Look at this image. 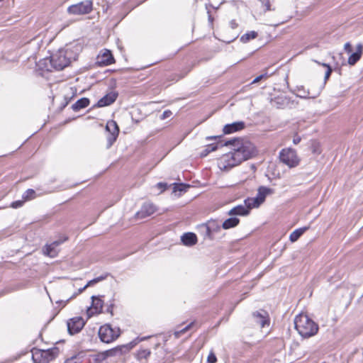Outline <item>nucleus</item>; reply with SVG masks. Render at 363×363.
Returning a JSON list of instances; mask_svg holds the SVG:
<instances>
[{
	"mask_svg": "<svg viewBox=\"0 0 363 363\" xmlns=\"http://www.w3.org/2000/svg\"><path fill=\"white\" fill-rule=\"evenodd\" d=\"M363 53L362 43H358L356 46V52L352 53L348 58V64L354 65L361 58Z\"/></svg>",
	"mask_w": 363,
	"mask_h": 363,
	"instance_id": "nucleus-19",
	"label": "nucleus"
},
{
	"mask_svg": "<svg viewBox=\"0 0 363 363\" xmlns=\"http://www.w3.org/2000/svg\"><path fill=\"white\" fill-rule=\"evenodd\" d=\"M240 220L237 218H230L226 219L222 224L224 229H230L238 225Z\"/></svg>",
	"mask_w": 363,
	"mask_h": 363,
	"instance_id": "nucleus-28",
	"label": "nucleus"
},
{
	"mask_svg": "<svg viewBox=\"0 0 363 363\" xmlns=\"http://www.w3.org/2000/svg\"><path fill=\"white\" fill-rule=\"evenodd\" d=\"M98 334L101 342L108 344L118 339L121 330L118 328H112L110 324H104L99 328Z\"/></svg>",
	"mask_w": 363,
	"mask_h": 363,
	"instance_id": "nucleus-5",
	"label": "nucleus"
},
{
	"mask_svg": "<svg viewBox=\"0 0 363 363\" xmlns=\"http://www.w3.org/2000/svg\"><path fill=\"white\" fill-rule=\"evenodd\" d=\"M208 238L211 240L213 239V233L220 230V226L216 220H209L204 226Z\"/></svg>",
	"mask_w": 363,
	"mask_h": 363,
	"instance_id": "nucleus-18",
	"label": "nucleus"
},
{
	"mask_svg": "<svg viewBox=\"0 0 363 363\" xmlns=\"http://www.w3.org/2000/svg\"><path fill=\"white\" fill-rule=\"evenodd\" d=\"M93 9L92 1L86 0L76 4L69 6L67 12L72 15H84L90 13Z\"/></svg>",
	"mask_w": 363,
	"mask_h": 363,
	"instance_id": "nucleus-7",
	"label": "nucleus"
},
{
	"mask_svg": "<svg viewBox=\"0 0 363 363\" xmlns=\"http://www.w3.org/2000/svg\"><path fill=\"white\" fill-rule=\"evenodd\" d=\"M230 26L233 29H235L238 27V23H236L235 20H232L230 22Z\"/></svg>",
	"mask_w": 363,
	"mask_h": 363,
	"instance_id": "nucleus-42",
	"label": "nucleus"
},
{
	"mask_svg": "<svg viewBox=\"0 0 363 363\" xmlns=\"http://www.w3.org/2000/svg\"><path fill=\"white\" fill-rule=\"evenodd\" d=\"M72 59L75 60V57L71 49H60L50 58L40 60L37 66L43 71L52 72L53 69L60 71L69 66Z\"/></svg>",
	"mask_w": 363,
	"mask_h": 363,
	"instance_id": "nucleus-2",
	"label": "nucleus"
},
{
	"mask_svg": "<svg viewBox=\"0 0 363 363\" xmlns=\"http://www.w3.org/2000/svg\"><path fill=\"white\" fill-rule=\"evenodd\" d=\"M160 193L167 190L168 189L172 190V193H174L177 195V191L182 192L185 191L186 189L189 187V186H186L183 184H172L168 186L166 183H161L160 184Z\"/></svg>",
	"mask_w": 363,
	"mask_h": 363,
	"instance_id": "nucleus-15",
	"label": "nucleus"
},
{
	"mask_svg": "<svg viewBox=\"0 0 363 363\" xmlns=\"http://www.w3.org/2000/svg\"><path fill=\"white\" fill-rule=\"evenodd\" d=\"M76 359V357H72L69 359H67L65 363H75L74 360Z\"/></svg>",
	"mask_w": 363,
	"mask_h": 363,
	"instance_id": "nucleus-43",
	"label": "nucleus"
},
{
	"mask_svg": "<svg viewBox=\"0 0 363 363\" xmlns=\"http://www.w3.org/2000/svg\"><path fill=\"white\" fill-rule=\"evenodd\" d=\"M24 201H16L11 203V207L13 208H18L23 206Z\"/></svg>",
	"mask_w": 363,
	"mask_h": 363,
	"instance_id": "nucleus-37",
	"label": "nucleus"
},
{
	"mask_svg": "<svg viewBox=\"0 0 363 363\" xmlns=\"http://www.w3.org/2000/svg\"><path fill=\"white\" fill-rule=\"evenodd\" d=\"M245 127V123L243 121L234 122L233 123L226 124L223 128V133L225 134H230L236 131L241 130Z\"/></svg>",
	"mask_w": 363,
	"mask_h": 363,
	"instance_id": "nucleus-17",
	"label": "nucleus"
},
{
	"mask_svg": "<svg viewBox=\"0 0 363 363\" xmlns=\"http://www.w3.org/2000/svg\"><path fill=\"white\" fill-rule=\"evenodd\" d=\"M150 354V351L147 349H142L138 350V357L140 359H146Z\"/></svg>",
	"mask_w": 363,
	"mask_h": 363,
	"instance_id": "nucleus-33",
	"label": "nucleus"
},
{
	"mask_svg": "<svg viewBox=\"0 0 363 363\" xmlns=\"http://www.w3.org/2000/svg\"><path fill=\"white\" fill-rule=\"evenodd\" d=\"M279 100H281L283 101L282 99L278 98V99H276L275 100H274L273 102L276 103L277 106H278L279 104H281V103L280 101H279Z\"/></svg>",
	"mask_w": 363,
	"mask_h": 363,
	"instance_id": "nucleus-46",
	"label": "nucleus"
},
{
	"mask_svg": "<svg viewBox=\"0 0 363 363\" xmlns=\"http://www.w3.org/2000/svg\"><path fill=\"white\" fill-rule=\"evenodd\" d=\"M322 90V86L313 87L311 86L307 90L305 89L303 86H297L298 94L297 96L304 99H315L318 97Z\"/></svg>",
	"mask_w": 363,
	"mask_h": 363,
	"instance_id": "nucleus-9",
	"label": "nucleus"
},
{
	"mask_svg": "<svg viewBox=\"0 0 363 363\" xmlns=\"http://www.w3.org/2000/svg\"><path fill=\"white\" fill-rule=\"evenodd\" d=\"M344 50L347 53H351L352 52V45H351L350 43L347 42V43H346L345 44Z\"/></svg>",
	"mask_w": 363,
	"mask_h": 363,
	"instance_id": "nucleus-40",
	"label": "nucleus"
},
{
	"mask_svg": "<svg viewBox=\"0 0 363 363\" xmlns=\"http://www.w3.org/2000/svg\"><path fill=\"white\" fill-rule=\"evenodd\" d=\"M218 144H211L206 146V147L201 153V157H206L208 153L215 151L218 149Z\"/></svg>",
	"mask_w": 363,
	"mask_h": 363,
	"instance_id": "nucleus-31",
	"label": "nucleus"
},
{
	"mask_svg": "<svg viewBox=\"0 0 363 363\" xmlns=\"http://www.w3.org/2000/svg\"><path fill=\"white\" fill-rule=\"evenodd\" d=\"M108 277V274H105L104 275L99 276L92 280H90L83 288L79 289V293H82L83 291H84L87 287L94 285V284H96L101 281L104 280Z\"/></svg>",
	"mask_w": 363,
	"mask_h": 363,
	"instance_id": "nucleus-29",
	"label": "nucleus"
},
{
	"mask_svg": "<svg viewBox=\"0 0 363 363\" xmlns=\"http://www.w3.org/2000/svg\"><path fill=\"white\" fill-rule=\"evenodd\" d=\"M59 354L57 347L48 350L33 349L32 350V359L34 363H49L55 359Z\"/></svg>",
	"mask_w": 363,
	"mask_h": 363,
	"instance_id": "nucleus-4",
	"label": "nucleus"
},
{
	"mask_svg": "<svg viewBox=\"0 0 363 363\" xmlns=\"http://www.w3.org/2000/svg\"><path fill=\"white\" fill-rule=\"evenodd\" d=\"M92 299V304L91 307L89 309V311L91 313H100L102 311L104 301L101 300V298L99 296H93L91 297Z\"/></svg>",
	"mask_w": 363,
	"mask_h": 363,
	"instance_id": "nucleus-20",
	"label": "nucleus"
},
{
	"mask_svg": "<svg viewBox=\"0 0 363 363\" xmlns=\"http://www.w3.org/2000/svg\"><path fill=\"white\" fill-rule=\"evenodd\" d=\"M315 62L317 64L320 65H322V66H323V67H326V68H327V69H328V67H330L328 64H326V63H320V62H318V61H316V60H315Z\"/></svg>",
	"mask_w": 363,
	"mask_h": 363,
	"instance_id": "nucleus-44",
	"label": "nucleus"
},
{
	"mask_svg": "<svg viewBox=\"0 0 363 363\" xmlns=\"http://www.w3.org/2000/svg\"><path fill=\"white\" fill-rule=\"evenodd\" d=\"M216 138H217L216 136L208 137L207 139L208 140H211V139H216Z\"/></svg>",
	"mask_w": 363,
	"mask_h": 363,
	"instance_id": "nucleus-47",
	"label": "nucleus"
},
{
	"mask_svg": "<svg viewBox=\"0 0 363 363\" xmlns=\"http://www.w3.org/2000/svg\"><path fill=\"white\" fill-rule=\"evenodd\" d=\"M332 68L331 67H328V69L326 70L325 77H324V84L327 82V80L329 79L331 73H332Z\"/></svg>",
	"mask_w": 363,
	"mask_h": 363,
	"instance_id": "nucleus-39",
	"label": "nucleus"
},
{
	"mask_svg": "<svg viewBox=\"0 0 363 363\" xmlns=\"http://www.w3.org/2000/svg\"><path fill=\"white\" fill-rule=\"evenodd\" d=\"M67 240V237H64L63 239H59L50 245H46L43 249L44 254L50 257H56L59 252L57 247Z\"/></svg>",
	"mask_w": 363,
	"mask_h": 363,
	"instance_id": "nucleus-12",
	"label": "nucleus"
},
{
	"mask_svg": "<svg viewBox=\"0 0 363 363\" xmlns=\"http://www.w3.org/2000/svg\"><path fill=\"white\" fill-rule=\"evenodd\" d=\"M308 228L309 227H303L295 230L291 233L289 236V240L291 242H296Z\"/></svg>",
	"mask_w": 363,
	"mask_h": 363,
	"instance_id": "nucleus-26",
	"label": "nucleus"
},
{
	"mask_svg": "<svg viewBox=\"0 0 363 363\" xmlns=\"http://www.w3.org/2000/svg\"><path fill=\"white\" fill-rule=\"evenodd\" d=\"M313 152L316 153V154H320V151L318 150V148L317 147L314 146L313 148Z\"/></svg>",
	"mask_w": 363,
	"mask_h": 363,
	"instance_id": "nucleus-45",
	"label": "nucleus"
},
{
	"mask_svg": "<svg viewBox=\"0 0 363 363\" xmlns=\"http://www.w3.org/2000/svg\"><path fill=\"white\" fill-rule=\"evenodd\" d=\"M249 214L248 209L245 208L244 205H238L233 208L229 212L228 215H238V216H247Z\"/></svg>",
	"mask_w": 363,
	"mask_h": 363,
	"instance_id": "nucleus-25",
	"label": "nucleus"
},
{
	"mask_svg": "<svg viewBox=\"0 0 363 363\" xmlns=\"http://www.w3.org/2000/svg\"><path fill=\"white\" fill-rule=\"evenodd\" d=\"M301 137L298 135L296 134L293 138V143L294 145H297L301 142Z\"/></svg>",
	"mask_w": 363,
	"mask_h": 363,
	"instance_id": "nucleus-41",
	"label": "nucleus"
},
{
	"mask_svg": "<svg viewBox=\"0 0 363 363\" xmlns=\"http://www.w3.org/2000/svg\"><path fill=\"white\" fill-rule=\"evenodd\" d=\"M106 130L108 133V135L106 136V147L110 148L114 143V142L116 140V138L119 133V128L116 121H109L106 124Z\"/></svg>",
	"mask_w": 363,
	"mask_h": 363,
	"instance_id": "nucleus-8",
	"label": "nucleus"
},
{
	"mask_svg": "<svg viewBox=\"0 0 363 363\" xmlns=\"http://www.w3.org/2000/svg\"><path fill=\"white\" fill-rule=\"evenodd\" d=\"M271 74H269L267 72H265L264 74H260L259 76L257 77L252 82V84H255L259 82L260 80L263 79H267L269 77H270Z\"/></svg>",
	"mask_w": 363,
	"mask_h": 363,
	"instance_id": "nucleus-34",
	"label": "nucleus"
},
{
	"mask_svg": "<svg viewBox=\"0 0 363 363\" xmlns=\"http://www.w3.org/2000/svg\"><path fill=\"white\" fill-rule=\"evenodd\" d=\"M148 337H143L141 338L137 337L135 340H133V341H131L130 342H129L128 344L122 345L119 347L116 348L115 350H120L121 352H123V350H130L133 349L140 342L145 340L147 339Z\"/></svg>",
	"mask_w": 363,
	"mask_h": 363,
	"instance_id": "nucleus-23",
	"label": "nucleus"
},
{
	"mask_svg": "<svg viewBox=\"0 0 363 363\" xmlns=\"http://www.w3.org/2000/svg\"><path fill=\"white\" fill-rule=\"evenodd\" d=\"M280 161L289 168L297 167L300 163V158L296 151L292 148H284L279 152Z\"/></svg>",
	"mask_w": 363,
	"mask_h": 363,
	"instance_id": "nucleus-6",
	"label": "nucleus"
},
{
	"mask_svg": "<svg viewBox=\"0 0 363 363\" xmlns=\"http://www.w3.org/2000/svg\"><path fill=\"white\" fill-rule=\"evenodd\" d=\"M252 321L261 328H264L265 325H269V318L268 313L264 310L254 312L252 315Z\"/></svg>",
	"mask_w": 363,
	"mask_h": 363,
	"instance_id": "nucleus-11",
	"label": "nucleus"
},
{
	"mask_svg": "<svg viewBox=\"0 0 363 363\" xmlns=\"http://www.w3.org/2000/svg\"><path fill=\"white\" fill-rule=\"evenodd\" d=\"M295 328L303 337H310L318 331V325L307 315L299 314L294 319Z\"/></svg>",
	"mask_w": 363,
	"mask_h": 363,
	"instance_id": "nucleus-3",
	"label": "nucleus"
},
{
	"mask_svg": "<svg viewBox=\"0 0 363 363\" xmlns=\"http://www.w3.org/2000/svg\"><path fill=\"white\" fill-rule=\"evenodd\" d=\"M85 325V321L80 316L70 318L67 321V330L69 334H77L82 330Z\"/></svg>",
	"mask_w": 363,
	"mask_h": 363,
	"instance_id": "nucleus-10",
	"label": "nucleus"
},
{
	"mask_svg": "<svg viewBox=\"0 0 363 363\" xmlns=\"http://www.w3.org/2000/svg\"><path fill=\"white\" fill-rule=\"evenodd\" d=\"M184 245L192 246L197 242V237L194 233H186L181 237Z\"/></svg>",
	"mask_w": 363,
	"mask_h": 363,
	"instance_id": "nucleus-22",
	"label": "nucleus"
},
{
	"mask_svg": "<svg viewBox=\"0 0 363 363\" xmlns=\"http://www.w3.org/2000/svg\"><path fill=\"white\" fill-rule=\"evenodd\" d=\"M193 322H191V323H189L188 325H186L185 328H184L183 329L179 330V331H177L175 333V335L177 337H179L181 334H183L184 333L186 330H188L191 327V325H193Z\"/></svg>",
	"mask_w": 363,
	"mask_h": 363,
	"instance_id": "nucleus-36",
	"label": "nucleus"
},
{
	"mask_svg": "<svg viewBox=\"0 0 363 363\" xmlns=\"http://www.w3.org/2000/svg\"><path fill=\"white\" fill-rule=\"evenodd\" d=\"M117 96L118 94L116 92L111 91L99 99L97 102V105L99 107L109 106L116 100Z\"/></svg>",
	"mask_w": 363,
	"mask_h": 363,
	"instance_id": "nucleus-16",
	"label": "nucleus"
},
{
	"mask_svg": "<svg viewBox=\"0 0 363 363\" xmlns=\"http://www.w3.org/2000/svg\"><path fill=\"white\" fill-rule=\"evenodd\" d=\"M244 206L246 208L248 209V212L253 208H257L260 206L259 201L257 200L255 197L254 198H247L244 201Z\"/></svg>",
	"mask_w": 363,
	"mask_h": 363,
	"instance_id": "nucleus-27",
	"label": "nucleus"
},
{
	"mask_svg": "<svg viewBox=\"0 0 363 363\" xmlns=\"http://www.w3.org/2000/svg\"><path fill=\"white\" fill-rule=\"evenodd\" d=\"M208 363H216L217 362V358L213 352H211L207 357Z\"/></svg>",
	"mask_w": 363,
	"mask_h": 363,
	"instance_id": "nucleus-35",
	"label": "nucleus"
},
{
	"mask_svg": "<svg viewBox=\"0 0 363 363\" xmlns=\"http://www.w3.org/2000/svg\"><path fill=\"white\" fill-rule=\"evenodd\" d=\"M273 190L266 186H260L257 190V194L255 198L261 205L264 201L267 195L272 194Z\"/></svg>",
	"mask_w": 363,
	"mask_h": 363,
	"instance_id": "nucleus-21",
	"label": "nucleus"
},
{
	"mask_svg": "<svg viewBox=\"0 0 363 363\" xmlns=\"http://www.w3.org/2000/svg\"><path fill=\"white\" fill-rule=\"evenodd\" d=\"M114 62V58L108 50H104L96 57V64L99 66H107Z\"/></svg>",
	"mask_w": 363,
	"mask_h": 363,
	"instance_id": "nucleus-13",
	"label": "nucleus"
},
{
	"mask_svg": "<svg viewBox=\"0 0 363 363\" xmlns=\"http://www.w3.org/2000/svg\"><path fill=\"white\" fill-rule=\"evenodd\" d=\"M89 99L87 98H82L77 100L74 104L72 106V108L74 111H78L82 108L87 107L89 105Z\"/></svg>",
	"mask_w": 363,
	"mask_h": 363,
	"instance_id": "nucleus-24",
	"label": "nucleus"
},
{
	"mask_svg": "<svg viewBox=\"0 0 363 363\" xmlns=\"http://www.w3.org/2000/svg\"><path fill=\"white\" fill-rule=\"evenodd\" d=\"M156 211V207L151 203H145L135 214L137 219H143L150 216Z\"/></svg>",
	"mask_w": 363,
	"mask_h": 363,
	"instance_id": "nucleus-14",
	"label": "nucleus"
},
{
	"mask_svg": "<svg viewBox=\"0 0 363 363\" xmlns=\"http://www.w3.org/2000/svg\"><path fill=\"white\" fill-rule=\"evenodd\" d=\"M225 146L230 145L231 150L221 157L220 162L224 168H231L243 161L250 160L257 155L255 145L250 140L243 138H234L226 141Z\"/></svg>",
	"mask_w": 363,
	"mask_h": 363,
	"instance_id": "nucleus-1",
	"label": "nucleus"
},
{
	"mask_svg": "<svg viewBox=\"0 0 363 363\" xmlns=\"http://www.w3.org/2000/svg\"><path fill=\"white\" fill-rule=\"evenodd\" d=\"M35 197V191L33 189H28L23 195V199L25 200H30Z\"/></svg>",
	"mask_w": 363,
	"mask_h": 363,
	"instance_id": "nucleus-32",
	"label": "nucleus"
},
{
	"mask_svg": "<svg viewBox=\"0 0 363 363\" xmlns=\"http://www.w3.org/2000/svg\"><path fill=\"white\" fill-rule=\"evenodd\" d=\"M209 21H212V18L211 16H209Z\"/></svg>",
	"mask_w": 363,
	"mask_h": 363,
	"instance_id": "nucleus-48",
	"label": "nucleus"
},
{
	"mask_svg": "<svg viewBox=\"0 0 363 363\" xmlns=\"http://www.w3.org/2000/svg\"><path fill=\"white\" fill-rule=\"evenodd\" d=\"M257 37V33L255 31H250L241 36L240 40L242 43H247L252 39H255Z\"/></svg>",
	"mask_w": 363,
	"mask_h": 363,
	"instance_id": "nucleus-30",
	"label": "nucleus"
},
{
	"mask_svg": "<svg viewBox=\"0 0 363 363\" xmlns=\"http://www.w3.org/2000/svg\"><path fill=\"white\" fill-rule=\"evenodd\" d=\"M172 112L170 110H166L163 112L162 116L160 117L161 119H166L168 118L172 117Z\"/></svg>",
	"mask_w": 363,
	"mask_h": 363,
	"instance_id": "nucleus-38",
	"label": "nucleus"
}]
</instances>
